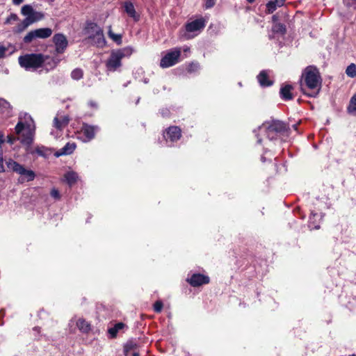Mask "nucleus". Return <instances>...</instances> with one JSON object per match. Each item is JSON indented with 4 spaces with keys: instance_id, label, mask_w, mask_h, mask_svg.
<instances>
[{
    "instance_id": "72a5a7b5",
    "label": "nucleus",
    "mask_w": 356,
    "mask_h": 356,
    "mask_svg": "<svg viewBox=\"0 0 356 356\" xmlns=\"http://www.w3.org/2000/svg\"><path fill=\"white\" fill-rule=\"evenodd\" d=\"M273 31L276 33H284L286 29L283 24L280 23H276L273 27Z\"/></svg>"
},
{
    "instance_id": "c85d7f7f",
    "label": "nucleus",
    "mask_w": 356,
    "mask_h": 356,
    "mask_svg": "<svg viewBox=\"0 0 356 356\" xmlns=\"http://www.w3.org/2000/svg\"><path fill=\"white\" fill-rule=\"evenodd\" d=\"M346 74L350 78H356V65L355 63L349 65L346 70Z\"/></svg>"
},
{
    "instance_id": "09e8293b",
    "label": "nucleus",
    "mask_w": 356,
    "mask_h": 356,
    "mask_svg": "<svg viewBox=\"0 0 356 356\" xmlns=\"http://www.w3.org/2000/svg\"><path fill=\"white\" fill-rule=\"evenodd\" d=\"M182 50H183V51H184V53H188V52H190V48H189L188 47H187V46H184V47H183Z\"/></svg>"
},
{
    "instance_id": "603ef678",
    "label": "nucleus",
    "mask_w": 356,
    "mask_h": 356,
    "mask_svg": "<svg viewBox=\"0 0 356 356\" xmlns=\"http://www.w3.org/2000/svg\"><path fill=\"white\" fill-rule=\"evenodd\" d=\"M256 136L257 137V143H261V138L259 136L258 134H256Z\"/></svg>"
},
{
    "instance_id": "79ce46f5",
    "label": "nucleus",
    "mask_w": 356,
    "mask_h": 356,
    "mask_svg": "<svg viewBox=\"0 0 356 356\" xmlns=\"http://www.w3.org/2000/svg\"><path fill=\"white\" fill-rule=\"evenodd\" d=\"M17 15L16 14H10L6 19V23H10L11 21H16L17 19Z\"/></svg>"
},
{
    "instance_id": "5701e85b",
    "label": "nucleus",
    "mask_w": 356,
    "mask_h": 356,
    "mask_svg": "<svg viewBox=\"0 0 356 356\" xmlns=\"http://www.w3.org/2000/svg\"><path fill=\"white\" fill-rule=\"evenodd\" d=\"M347 111L349 114L356 116V92L350 99L349 104L347 107Z\"/></svg>"
},
{
    "instance_id": "f704fd0d",
    "label": "nucleus",
    "mask_w": 356,
    "mask_h": 356,
    "mask_svg": "<svg viewBox=\"0 0 356 356\" xmlns=\"http://www.w3.org/2000/svg\"><path fill=\"white\" fill-rule=\"evenodd\" d=\"M199 67L200 65L198 63L193 62L188 65L187 70L188 72H196Z\"/></svg>"
},
{
    "instance_id": "ddd939ff",
    "label": "nucleus",
    "mask_w": 356,
    "mask_h": 356,
    "mask_svg": "<svg viewBox=\"0 0 356 356\" xmlns=\"http://www.w3.org/2000/svg\"><path fill=\"white\" fill-rule=\"evenodd\" d=\"M181 136V129L177 126L170 127L163 134V137L167 143L168 141H177L180 138Z\"/></svg>"
},
{
    "instance_id": "4be33fe9",
    "label": "nucleus",
    "mask_w": 356,
    "mask_h": 356,
    "mask_svg": "<svg viewBox=\"0 0 356 356\" xmlns=\"http://www.w3.org/2000/svg\"><path fill=\"white\" fill-rule=\"evenodd\" d=\"M11 111V106L9 102L3 99H0V113L9 115Z\"/></svg>"
},
{
    "instance_id": "9d476101",
    "label": "nucleus",
    "mask_w": 356,
    "mask_h": 356,
    "mask_svg": "<svg viewBox=\"0 0 356 356\" xmlns=\"http://www.w3.org/2000/svg\"><path fill=\"white\" fill-rule=\"evenodd\" d=\"M53 42L55 44L57 54H63L68 45V41L66 37L62 33L55 34L53 37Z\"/></svg>"
},
{
    "instance_id": "c756f323",
    "label": "nucleus",
    "mask_w": 356,
    "mask_h": 356,
    "mask_svg": "<svg viewBox=\"0 0 356 356\" xmlns=\"http://www.w3.org/2000/svg\"><path fill=\"white\" fill-rule=\"evenodd\" d=\"M31 24L29 19L26 17L22 22H20L16 27V31L21 33L24 31Z\"/></svg>"
},
{
    "instance_id": "4d7b16f0",
    "label": "nucleus",
    "mask_w": 356,
    "mask_h": 356,
    "mask_svg": "<svg viewBox=\"0 0 356 356\" xmlns=\"http://www.w3.org/2000/svg\"><path fill=\"white\" fill-rule=\"evenodd\" d=\"M350 356H356L355 355H350Z\"/></svg>"
},
{
    "instance_id": "864d4df0",
    "label": "nucleus",
    "mask_w": 356,
    "mask_h": 356,
    "mask_svg": "<svg viewBox=\"0 0 356 356\" xmlns=\"http://www.w3.org/2000/svg\"><path fill=\"white\" fill-rule=\"evenodd\" d=\"M249 3H252L254 2V0H247Z\"/></svg>"
},
{
    "instance_id": "f03ea898",
    "label": "nucleus",
    "mask_w": 356,
    "mask_h": 356,
    "mask_svg": "<svg viewBox=\"0 0 356 356\" xmlns=\"http://www.w3.org/2000/svg\"><path fill=\"white\" fill-rule=\"evenodd\" d=\"M304 84L312 92H304L310 97H315L319 92L321 87V77L318 69L314 66H309L305 68L302 73Z\"/></svg>"
},
{
    "instance_id": "e433bc0d",
    "label": "nucleus",
    "mask_w": 356,
    "mask_h": 356,
    "mask_svg": "<svg viewBox=\"0 0 356 356\" xmlns=\"http://www.w3.org/2000/svg\"><path fill=\"white\" fill-rule=\"evenodd\" d=\"M51 195L52 197H54V199H56V200H58L60 197L59 191L56 188H53L51 191Z\"/></svg>"
},
{
    "instance_id": "c9c22d12",
    "label": "nucleus",
    "mask_w": 356,
    "mask_h": 356,
    "mask_svg": "<svg viewBox=\"0 0 356 356\" xmlns=\"http://www.w3.org/2000/svg\"><path fill=\"white\" fill-rule=\"evenodd\" d=\"M163 309V302L161 300H157L154 305V310L156 313L161 312Z\"/></svg>"
},
{
    "instance_id": "8fccbe9b",
    "label": "nucleus",
    "mask_w": 356,
    "mask_h": 356,
    "mask_svg": "<svg viewBox=\"0 0 356 356\" xmlns=\"http://www.w3.org/2000/svg\"><path fill=\"white\" fill-rule=\"evenodd\" d=\"M284 1H285V0H277L278 6H283Z\"/></svg>"
},
{
    "instance_id": "bb28decb",
    "label": "nucleus",
    "mask_w": 356,
    "mask_h": 356,
    "mask_svg": "<svg viewBox=\"0 0 356 356\" xmlns=\"http://www.w3.org/2000/svg\"><path fill=\"white\" fill-rule=\"evenodd\" d=\"M108 35L109 38H111L118 44H122V35L114 33L112 31L111 26H109V27H108Z\"/></svg>"
},
{
    "instance_id": "c03bdc74",
    "label": "nucleus",
    "mask_w": 356,
    "mask_h": 356,
    "mask_svg": "<svg viewBox=\"0 0 356 356\" xmlns=\"http://www.w3.org/2000/svg\"><path fill=\"white\" fill-rule=\"evenodd\" d=\"M5 171L4 166L3 164V156L0 158V172Z\"/></svg>"
},
{
    "instance_id": "7ed1b4c3",
    "label": "nucleus",
    "mask_w": 356,
    "mask_h": 356,
    "mask_svg": "<svg viewBox=\"0 0 356 356\" xmlns=\"http://www.w3.org/2000/svg\"><path fill=\"white\" fill-rule=\"evenodd\" d=\"M131 47H126L120 49L113 50L108 59L106 62V67L108 71L115 72L121 67V60L125 57H129L133 52Z\"/></svg>"
},
{
    "instance_id": "473e14b6",
    "label": "nucleus",
    "mask_w": 356,
    "mask_h": 356,
    "mask_svg": "<svg viewBox=\"0 0 356 356\" xmlns=\"http://www.w3.org/2000/svg\"><path fill=\"white\" fill-rule=\"evenodd\" d=\"M279 7L277 0L270 1L266 4V8L268 13H273Z\"/></svg>"
},
{
    "instance_id": "9b49d317",
    "label": "nucleus",
    "mask_w": 356,
    "mask_h": 356,
    "mask_svg": "<svg viewBox=\"0 0 356 356\" xmlns=\"http://www.w3.org/2000/svg\"><path fill=\"white\" fill-rule=\"evenodd\" d=\"M205 26L206 20L203 17H200L186 24L185 29L188 33H194L202 31Z\"/></svg>"
},
{
    "instance_id": "ea45409f",
    "label": "nucleus",
    "mask_w": 356,
    "mask_h": 356,
    "mask_svg": "<svg viewBox=\"0 0 356 356\" xmlns=\"http://www.w3.org/2000/svg\"><path fill=\"white\" fill-rule=\"evenodd\" d=\"M8 49L4 46L0 44V58H3Z\"/></svg>"
},
{
    "instance_id": "39448f33",
    "label": "nucleus",
    "mask_w": 356,
    "mask_h": 356,
    "mask_svg": "<svg viewBox=\"0 0 356 356\" xmlns=\"http://www.w3.org/2000/svg\"><path fill=\"white\" fill-rule=\"evenodd\" d=\"M46 57L41 54H30L19 57V63L26 70L34 71L42 67Z\"/></svg>"
},
{
    "instance_id": "423d86ee",
    "label": "nucleus",
    "mask_w": 356,
    "mask_h": 356,
    "mask_svg": "<svg viewBox=\"0 0 356 356\" xmlns=\"http://www.w3.org/2000/svg\"><path fill=\"white\" fill-rule=\"evenodd\" d=\"M86 31L97 46L102 47L106 44L103 30L96 23L87 22Z\"/></svg>"
},
{
    "instance_id": "f257e3e1",
    "label": "nucleus",
    "mask_w": 356,
    "mask_h": 356,
    "mask_svg": "<svg viewBox=\"0 0 356 356\" xmlns=\"http://www.w3.org/2000/svg\"><path fill=\"white\" fill-rule=\"evenodd\" d=\"M15 131L17 136V140L20 141L22 145L26 147V152L33 154V151H29V147L34 140L35 125L31 115L25 113L24 120L20 118L15 127Z\"/></svg>"
},
{
    "instance_id": "aec40b11",
    "label": "nucleus",
    "mask_w": 356,
    "mask_h": 356,
    "mask_svg": "<svg viewBox=\"0 0 356 356\" xmlns=\"http://www.w3.org/2000/svg\"><path fill=\"white\" fill-rule=\"evenodd\" d=\"M29 151H33V154L47 158L50 154V149L44 146H38L34 149H32L31 146L29 147Z\"/></svg>"
},
{
    "instance_id": "a211bd4d",
    "label": "nucleus",
    "mask_w": 356,
    "mask_h": 356,
    "mask_svg": "<svg viewBox=\"0 0 356 356\" xmlns=\"http://www.w3.org/2000/svg\"><path fill=\"white\" fill-rule=\"evenodd\" d=\"M257 80L261 87H268L273 84V82L268 78L267 72L264 70L258 74Z\"/></svg>"
},
{
    "instance_id": "f8f14e48",
    "label": "nucleus",
    "mask_w": 356,
    "mask_h": 356,
    "mask_svg": "<svg viewBox=\"0 0 356 356\" xmlns=\"http://www.w3.org/2000/svg\"><path fill=\"white\" fill-rule=\"evenodd\" d=\"M186 281L193 287L200 286L203 284H208L210 279L208 276L195 273L191 277L187 278Z\"/></svg>"
},
{
    "instance_id": "58836bf2",
    "label": "nucleus",
    "mask_w": 356,
    "mask_h": 356,
    "mask_svg": "<svg viewBox=\"0 0 356 356\" xmlns=\"http://www.w3.org/2000/svg\"><path fill=\"white\" fill-rule=\"evenodd\" d=\"M215 5V0H205L206 8H210Z\"/></svg>"
},
{
    "instance_id": "6ab92c4d",
    "label": "nucleus",
    "mask_w": 356,
    "mask_h": 356,
    "mask_svg": "<svg viewBox=\"0 0 356 356\" xmlns=\"http://www.w3.org/2000/svg\"><path fill=\"white\" fill-rule=\"evenodd\" d=\"M293 87L290 85H286L280 89V96L284 100H290L293 99L291 90Z\"/></svg>"
},
{
    "instance_id": "3c124183",
    "label": "nucleus",
    "mask_w": 356,
    "mask_h": 356,
    "mask_svg": "<svg viewBox=\"0 0 356 356\" xmlns=\"http://www.w3.org/2000/svg\"><path fill=\"white\" fill-rule=\"evenodd\" d=\"M272 19L273 22H276L278 20V17L277 15H275L272 17Z\"/></svg>"
},
{
    "instance_id": "2eb2a0df",
    "label": "nucleus",
    "mask_w": 356,
    "mask_h": 356,
    "mask_svg": "<svg viewBox=\"0 0 356 356\" xmlns=\"http://www.w3.org/2000/svg\"><path fill=\"white\" fill-rule=\"evenodd\" d=\"M124 12L129 17L132 18L134 22L140 20V15L136 12L134 4L131 1H125L123 5Z\"/></svg>"
},
{
    "instance_id": "49530a36",
    "label": "nucleus",
    "mask_w": 356,
    "mask_h": 356,
    "mask_svg": "<svg viewBox=\"0 0 356 356\" xmlns=\"http://www.w3.org/2000/svg\"><path fill=\"white\" fill-rule=\"evenodd\" d=\"M318 214H317V213H314V212L312 211V213H311V216H310V218H309V222H310V223L312 222V221L313 220V219H314V218H315V217H318Z\"/></svg>"
},
{
    "instance_id": "a19ab883",
    "label": "nucleus",
    "mask_w": 356,
    "mask_h": 356,
    "mask_svg": "<svg viewBox=\"0 0 356 356\" xmlns=\"http://www.w3.org/2000/svg\"><path fill=\"white\" fill-rule=\"evenodd\" d=\"M3 143V134L0 132V158L3 156L2 145Z\"/></svg>"
},
{
    "instance_id": "1a4fd4ad",
    "label": "nucleus",
    "mask_w": 356,
    "mask_h": 356,
    "mask_svg": "<svg viewBox=\"0 0 356 356\" xmlns=\"http://www.w3.org/2000/svg\"><path fill=\"white\" fill-rule=\"evenodd\" d=\"M52 30L50 28H41L29 32L24 38L25 43H30L37 38L45 39L50 37Z\"/></svg>"
},
{
    "instance_id": "37998d69",
    "label": "nucleus",
    "mask_w": 356,
    "mask_h": 356,
    "mask_svg": "<svg viewBox=\"0 0 356 356\" xmlns=\"http://www.w3.org/2000/svg\"><path fill=\"white\" fill-rule=\"evenodd\" d=\"M161 113L163 117H167L169 115V111L168 109H162Z\"/></svg>"
},
{
    "instance_id": "f3484780",
    "label": "nucleus",
    "mask_w": 356,
    "mask_h": 356,
    "mask_svg": "<svg viewBox=\"0 0 356 356\" xmlns=\"http://www.w3.org/2000/svg\"><path fill=\"white\" fill-rule=\"evenodd\" d=\"M76 144L74 143H67L59 152L56 153L57 157L62 155H68L72 154L76 149Z\"/></svg>"
},
{
    "instance_id": "2f4dec72",
    "label": "nucleus",
    "mask_w": 356,
    "mask_h": 356,
    "mask_svg": "<svg viewBox=\"0 0 356 356\" xmlns=\"http://www.w3.org/2000/svg\"><path fill=\"white\" fill-rule=\"evenodd\" d=\"M83 72L80 68L74 69L71 73V77L74 80H79L83 77Z\"/></svg>"
},
{
    "instance_id": "20e7f679",
    "label": "nucleus",
    "mask_w": 356,
    "mask_h": 356,
    "mask_svg": "<svg viewBox=\"0 0 356 356\" xmlns=\"http://www.w3.org/2000/svg\"><path fill=\"white\" fill-rule=\"evenodd\" d=\"M259 131L265 133L270 140H276L279 135L285 132L286 126L284 123L279 120H273L271 122H265L259 127Z\"/></svg>"
},
{
    "instance_id": "393cba45",
    "label": "nucleus",
    "mask_w": 356,
    "mask_h": 356,
    "mask_svg": "<svg viewBox=\"0 0 356 356\" xmlns=\"http://www.w3.org/2000/svg\"><path fill=\"white\" fill-rule=\"evenodd\" d=\"M76 326L83 332H88L90 330V324L83 318H79L76 321Z\"/></svg>"
},
{
    "instance_id": "412c9836",
    "label": "nucleus",
    "mask_w": 356,
    "mask_h": 356,
    "mask_svg": "<svg viewBox=\"0 0 356 356\" xmlns=\"http://www.w3.org/2000/svg\"><path fill=\"white\" fill-rule=\"evenodd\" d=\"M65 181L71 186L78 180V175L74 171L67 172L64 175Z\"/></svg>"
},
{
    "instance_id": "a878e982",
    "label": "nucleus",
    "mask_w": 356,
    "mask_h": 356,
    "mask_svg": "<svg viewBox=\"0 0 356 356\" xmlns=\"http://www.w3.org/2000/svg\"><path fill=\"white\" fill-rule=\"evenodd\" d=\"M44 14L41 12H38L34 10L29 17H26L30 23L32 24L34 22L42 20L44 18Z\"/></svg>"
},
{
    "instance_id": "dca6fc26",
    "label": "nucleus",
    "mask_w": 356,
    "mask_h": 356,
    "mask_svg": "<svg viewBox=\"0 0 356 356\" xmlns=\"http://www.w3.org/2000/svg\"><path fill=\"white\" fill-rule=\"evenodd\" d=\"M70 119L67 115L55 117L54 119V127L58 131H62L69 123Z\"/></svg>"
},
{
    "instance_id": "cd10ccee",
    "label": "nucleus",
    "mask_w": 356,
    "mask_h": 356,
    "mask_svg": "<svg viewBox=\"0 0 356 356\" xmlns=\"http://www.w3.org/2000/svg\"><path fill=\"white\" fill-rule=\"evenodd\" d=\"M136 348V343L132 341L127 342L124 346V352L126 356H129L131 352Z\"/></svg>"
},
{
    "instance_id": "7c9ffc66",
    "label": "nucleus",
    "mask_w": 356,
    "mask_h": 356,
    "mask_svg": "<svg viewBox=\"0 0 356 356\" xmlns=\"http://www.w3.org/2000/svg\"><path fill=\"white\" fill-rule=\"evenodd\" d=\"M33 11L34 9L30 5H24L21 9L22 14L26 16V17H29Z\"/></svg>"
},
{
    "instance_id": "de8ad7c7",
    "label": "nucleus",
    "mask_w": 356,
    "mask_h": 356,
    "mask_svg": "<svg viewBox=\"0 0 356 356\" xmlns=\"http://www.w3.org/2000/svg\"><path fill=\"white\" fill-rule=\"evenodd\" d=\"M24 0H13V3L15 5H19L21 4Z\"/></svg>"
},
{
    "instance_id": "6e6d98bb",
    "label": "nucleus",
    "mask_w": 356,
    "mask_h": 356,
    "mask_svg": "<svg viewBox=\"0 0 356 356\" xmlns=\"http://www.w3.org/2000/svg\"><path fill=\"white\" fill-rule=\"evenodd\" d=\"M314 228H315V229H318V228H319V226H318V225H317V226H316V225H315V226H314Z\"/></svg>"
},
{
    "instance_id": "5fc2aeb1",
    "label": "nucleus",
    "mask_w": 356,
    "mask_h": 356,
    "mask_svg": "<svg viewBox=\"0 0 356 356\" xmlns=\"http://www.w3.org/2000/svg\"><path fill=\"white\" fill-rule=\"evenodd\" d=\"M261 161H262L263 162H264V161H265V158H264V156H262V157H261Z\"/></svg>"
},
{
    "instance_id": "4468645a",
    "label": "nucleus",
    "mask_w": 356,
    "mask_h": 356,
    "mask_svg": "<svg viewBox=\"0 0 356 356\" xmlns=\"http://www.w3.org/2000/svg\"><path fill=\"white\" fill-rule=\"evenodd\" d=\"M99 130L97 126H92L87 124H83L81 128V132L86 137L85 142H88L94 138L95 133Z\"/></svg>"
},
{
    "instance_id": "b1692460",
    "label": "nucleus",
    "mask_w": 356,
    "mask_h": 356,
    "mask_svg": "<svg viewBox=\"0 0 356 356\" xmlns=\"http://www.w3.org/2000/svg\"><path fill=\"white\" fill-rule=\"evenodd\" d=\"M125 327L123 323H118L113 327L108 329V332L112 338L117 336L118 332Z\"/></svg>"
},
{
    "instance_id": "a18cd8bd",
    "label": "nucleus",
    "mask_w": 356,
    "mask_h": 356,
    "mask_svg": "<svg viewBox=\"0 0 356 356\" xmlns=\"http://www.w3.org/2000/svg\"><path fill=\"white\" fill-rule=\"evenodd\" d=\"M88 104H89V106H90V107H92V108H97V103H96V102H93V101H90V102H88Z\"/></svg>"
},
{
    "instance_id": "4c0bfd02",
    "label": "nucleus",
    "mask_w": 356,
    "mask_h": 356,
    "mask_svg": "<svg viewBox=\"0 0 356 356\" xmlns=\"http://www.w3.org/2000/svg\"><path fill=\"white\" fill-rule=\"evenodd\" d=\"M17 140V136H14L13 135H9L7 136V142L10 143V145H13L15 143V142Z\"/></svg>"
},
{
    "instance_id": "6e6552de",
    "label": "nucleus",
    "mask_w": 356,
    "mask_h": 356,
    "mask_svg": "<svg viewBox=\"0 0 356 356\" xmlns=\"http://www.w3.org/2000/svg\"><path fill=\"white\" fill-rule=\"evenodd\" d=\"M180 55V48H175L170 50L161 58L160 66L163 68H167L175 65L178 63Z\"/></svg>"
},
{
    "instance_id": "0eeeda50",
    "label": "nucleus",
    "mask_w": 356,
    "mask_h": 356,
    "mask_svg": "<svg viewBox=\"0 0 356 356\" xmlns=\"http://www.w3.org/2000/svg\"><path fill=\"white\" fill-rule=\"evenodd\" d=\"M8 167L21 175L19 179L20 182L31 181L35 177V174L33 170L26 169L22 165L15 161H9L8 162Z\"/></svg>"
}]
</instances>
